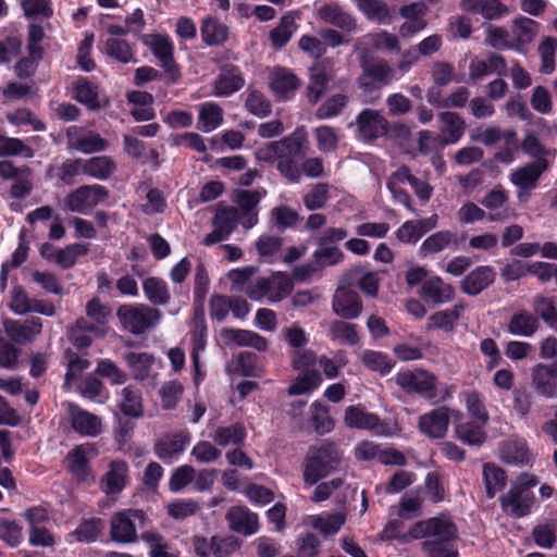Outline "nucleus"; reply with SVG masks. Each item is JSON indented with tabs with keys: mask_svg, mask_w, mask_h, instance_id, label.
<instances>
[{
	"mask_svg": "<svg viewBox=\"0 0 557 557\" xmlns=\"http://www.w3.org/2000/svg\"><path fill=\"white\" fill-rule=\"evenodd\" d=\"M244 86V78L235 72H222L214 83V95L227 97Z\"/></svg>",
	"mask_w": 557,
	"mask_h": 557,
	"instance_id": "57",
	"label": "nucleus"
},
{
	"mask_svg": "<svg viewBox=\"0 0 557 557\" xmlns=\"http://www.w3.org/2000/svg\"><path fill=\"white\" fill-rule=\"evenodd\" d=\"M226 519L233 531L243 535H252L259 530L257 513L250 511L246 506H234L228 509Z\"/></svg>",
	"mask_w": 557,
	"mask_h": 557,
	"instance_id": "22",
	"label": "nucleus"
},
{
	"mask_svg": "<svg viewBox=\"0 0 557 557\" xmlns=\"http://www.w3.org/2000/svg\"><path fill=\"white\" fill-rule=\"evenodd\" d=\"M332 72H311L308 85V98L310 102L315 103L322 94L330 90L333 86Z\"/></svg>",
	"mask_w": 557,
	"mask_h": 557,
	"instance_id": "56",
	"label": "nucleus"
},
{
	"mask_svg": "<svg viewBox=\"0 0 557 557\" xmlns=\"http://www.w3.org/2000/svg\"><path fill=\"white\" fill-rule=\"evenodd\" d=\"M311 423L319 434L330 433L334 429V421L330 416V410L326 405L320 401H313L310 406Z\"/></svg>",
	"mask_w": 557,
	"mask_h": 557,
	"instance_id": "53",
	"label": "nucleus"
},
{
	"mask_svg": "<svg viewBox=\"0 0 557 557\" xmlns=\"http://www.w3.org/2000/svg\"><path fill=\"white\" fill-rule=\"evenodd\" d=\"M125 361L136 380H145L149 375L154 359L148 352H128L125 355Z\"/></svg>",
	"mask_w": 557,
	"mask_h": 557,
	"instance_id": "48",
	"label": "nucleus"
},
{
	"mask_svg": "<svg viewBox=\"0 0 557 557\" xmlns=\"http://www.w3.org/2000/svg\"><path fill=\"white\" fill-rule=\"evenodd\" d=\"M438 117L441 121V136L447 146L458 143L466 129L463 119L457 113L449 111L442 112Z\"/></svg>",
	"mask_w": 557,
	"mask_h": 557,
	"instance_id": "31",
	"label": "nucleus"
},
{
	"mask_svg": "<svg viewBox=\"0 0 557 557\" xmlns=\"http://www.w3.org/2000/svg\"><path fill=\"white\" fill-rule=\"evenodd\" d=\"M346 521V516L343 512L313 515L308 518L309 524L323 533L324 535H332L337 533Z\"/></svg>",
	"mask_w": 557,
	"mask_h": 557,
	"instance_id": "37",
	"label": "nucleus"
},
{
	"mask_svg": "<svg viewBox=\"0 0 557 557\" xmlns=\"http://www.w3.org/2000/svg\"><path fill=\"white\" fill-rule=\"evenodd\" d=\"M246 429L239 423L227 426H219L211 435L213 442L219 446L240 445L246 438Z\"/></svg>",
	"mask_w": 557,
	"mask_h": 557,
	"instance_id": "42",
	"label": "nucleus"
},
{
	"mask_svg": "<svg viewBox=\"0 0 557 557\" xmlns=\"http://www.w3.org/2000/svg\"><path fill=\"white\" fill-rule=\"evenodd\" d=\"M341 456L332 443L310 447L304 461V481L312 486L327 476L339 465Z\"/></svg>",
	"mask_w": 557,
	"mask_h": 557,
	"instance_id": "3",
	"label": "nucleus"
},
{
	"mask_svg": "<svg viewBox=\"0 0 557 557\" xmlns=\"http://www.w3.org/2000/svg\"><path fill=\"white\" fill-rule=\"evenodd\" d=\"M547 168V161L531 162L511 173L510 181L518 188L519 200L528 199L530 191L536 187L540 176Z\"/></svg>",
	"mask_w": 557,
	"mask_h": 557,
	"instance_id": "12",
	"label": "nucleus"
},
{
	"mask_svg": "<svg viewBox=\"0 0 557 557\" xmlns=\"http://www.w3.org/2000/svg\"><path fill=\"white\" fill-rule=\"evenodd\" d=\"M540 26L539 22L527 16L513 18L510 27L513 49L521 51L530 45L539 35Z\"/></svg>",
	"mask_w": 557,
	"mask_h": 557,
	"instance_id": "23",
	"label": "nucleus"
},
{
	"mask_svg": "<svg viewBox=\"0 0 557 557\" xmlns=\"http://www.w3.org/2000/svg\"><path fill=\"white\" fill-rule=\"evenodd\" d=\"M88 252V246L85 244H72L59 249L57 252L55 263L63 269L73 267L79 256Z\"/></svg>",
	"mask_w": 557,
	"mask_h": 557,
	"instance_id": "62",
	"label": "nucleus"
},
{
	"mask_svg": "<svg viewBox=\"0 0 557 557\" xmlns=\"http://www.w3.org/2000/svg\"><path fill=\"white\" fill-rule=\"evenodd\" d=\"M221 336L226 344H235L242 347H252L258 351L268 348V341L256 332L240 329H223Z\"/></svg>",
	"mask_w": 557,
	"mask_h": 557,
	"instance_id": "28",
	"label": "nucleus"
},
{
	"mask_svg": "<svg viewBox=\"0 0 557 557\" xmlns=\"http://www.w3.org/2000/svg\"><path fill=\"white\" fill-rule=\"evenodd\" d=\"M86 318L77 320L78 329H89V334L103 336L108 330L111 309L102 305L99 299L94 298L86 305Z\"/></svg>",
	"mask_w": 557,
	"mask_h": 557,
	"instance_id": "15",
	"label": "nucleus"
},
{
	"mask_svg": "<svg viewBox=\"0 0 557 557\" xmlns=\"http://www.w3.org/2000/svg\"><path fill=\"white\" fill-rule=\"evenodd\" d=\"M539 318L524 309L516 311L508 320L506 330L516 337H533L540 329Z\"/></svg>",
	"mask_w": 557,
	"mask_h": 557,
	"instance_id": "24",
	"label": "nucleus"
},
{
	"mask_svg": "<svg viewBox=\"0 0 557 557\" xmlns=\"http://www.w3.org/2000/svg\"><path fill=\"white\" fill-rule=\"evenodd\" d=\"M147 299L154 305H165L170 300L166 283L157 277H148L143 283Z\"/></svg>",
	"mask_w": 557,
	"mask_h": 557,
	"instance_id": "54",
	"label": "nucleus"
},
{
	"mask_svg": "<svg viewBox=\"0 0 557 557\" xmlns=\"http://www.w3.org/2000/svg\"><path fill=\"white\" fill-rule=\"evenodd\" d=\"M317 146L320 151L334 152L339 143L337 131L329 125H321L314 129Z\"/></svg>",
	"mask_w": 557,
	"mask_h": 557,
	"instance_id": "61",
	"label": "nucleus"
},
{
	"mask_svg": "<svg viewBox=\"0 0 557 557\" xmlns=\"http://www.w3.org/2000/svg\"><path fill=\"white\" fill-rule=\"evenodd\" d=\"M202 41L208 46H219L228 38V27L212 17H206L200 27Z\"/></svg>",
	"mask_w": 557,
	"mask_h": 557,
	"instance_id": "36",
	"label": "nucleus"
},
{
	"mask_svg": "<svg viewBox=\"0 0 557 557\" xmlns=\"http://www.w3.org/2000/svg\"><path fill=\"white\" fill-rule=\"evenodd\" d=\"M102 528L103 521L100 518L86 519L73 532L67 534L66 542L70 544L74 542H94Z\"/></svg>",
	"mask_w": 557,
	"mask_h": 557,
	"instance_id": "41",
	"label": "nucleus"
},
{
	"mask_svg": "<svg viewBox=\"0 0 557 557\" xmlns=\"http://www.w3.org/2000/svg\"><path fill=\"white\" fill-rule=\"evenodd\" d=\"M455 290L451 285L445 283L440 276H431L423 282L420 296L433 305H443L454 298Z\"/></svg>",
	"mask_w": 557,
	"mask_h": 557,
	"instance_id": "25",
	"label": "nucleus"
},
{
	"mask_svg": "<svg viewBox=\"0 0 557 557\" xmlns=\"http://www.w3.org/2000/svg\"><path fill=\"white\" fill-rule=\"evenodd\" d=\"M506 480L505 471L495 463L487 462L483 466V481L488 498H494L505 487Z\"/></svg>",
	"mask_w": 557,
	"mask_h": 557,
	"instance_id": "44",
	"label": "nucleus"
},
{
	"mask_svg": "<svg viewBox=\"0 0 557 557\" xmlns=\"http://www.w3.org/2000/svg\"><path fill=\"white\" fill-rule=\"evenodd\" d=\"M88 447L85 445L76 446L67 455L69 469L77 481H85L89 476Z\"/></svg>",
	"mask_w": 557,
	"mask_h": 557,
	"instance_id": "40",
	"label": "nucleus"
},
{
	"mask_svg": "<svg viewBox=\"0 0 557 557\" xmlns=\"http://www.w3.org/2000/svg\"><path fill=\"white\" fill-rule=\"evenodd\" d=\"M293 288V280L287 273L274 272L250 283L246 294L253 301L274 304L287 298Z\"/></svg>",
	"mask_w": 557,
	"mask_h": 557,
	"instance_id": "4",
	"label": "nucleus"
},
{
	"mask_svg": "<svg viewBox=\"0 0 557 557\" xmlns=\"http://www.w3.org/2000/svg\"><path fill=\"white\" fill-rule=\"evenodd\" d=\"M334 312L345 319H356L362 311L360 297L356 290L341 286L333 297Z\"/></svg>",
	"mask_w": 557,
	"mask_h": 557,
	"instance_id": "18",
	"label": "nucleus"
},
{
	"mask_svg": "<svg viewBox=\"0 0 557 557\" xmlns=\"http://www.w3.org/2000/svg\"><path fill=\"white\" fill-rule=\"evenodd\" d=\"M539 483L531 473H521L511 483L509 490L500 497L503 510L513 518H522L531 513L535 504L532 488Z\"/></svg>",
	"mask_w": 557,
	"mask_h": 557,
	"instance_id": "2",
	"label": "nucleus"
},
{
	"mask_svg": "<svg viewBox=\"0 0 557 557\" xmlns=\"http://www.w3.org/2000/svg\"><path fill=\"white\" fill-rule=\"evenodd\" d=\"M494 280V269L490 265H480L465 276L460 287L465 294L475 296L488 287Z\"/></svg>",
	"mask_w": 557,
	"mask_h": 557,
	"instance_id": "27",
	"label": "nucleus"
},
{
	"mask_svg": "<svg viewBox=\"0 0 557 557\" xmlns=\"http://www.w3.org/2000/svg\"><path fill=\"white\" fill-rule=\"evenodd\" d=\"M500 459L509 465L523 466L530 461V453L527 442L522 438L504 441L499 446Z\"/></svg>",
	"mask_w": 557,
	"mask_h": 557,
	"instance_id": "29",
	"label": "nucleus"
},
{
	"mask_svg": "<svg viewBox=\"0 0 557 557\" xmlns=\"http://www.w3.org/2000/svg\"><path fill=\"white\" fill-rule=\"evenodd\" d=\"M395 381L407 394H416L426 400L437 397V377L422 369L399 371Z\"/></svg>",
	"mask_w": 557,
	"mask_h": 557,
	"instance_id": "6",
	"label": "nucleus"
},
{
	"mask_svg": "<svg viewBox=\"0 0 557 557\" xmlns=\"http://www.w3.org/2000/svg\"><path fill=\"white\" fill-rule=\"evenodd\" d=\"M0 157H22L30 159L34 157V150L22 139L8 137L0 134Z\"/></svg>",
	"mask_w": 557,
	"mask_h": 557,
	"instance_id": "49",
	"label": "nucleus"
},
{
	"mask_svg": "<svg viewBox=\"0 0 557 557\" xmlns=\"http://www.w3.org/2000/svg\"><path fill=\"white\" fill-rule=\"evenodd\" d=\"M140 40L159 61L161 66L165 70H171L174 66V45L168 35L146 34L141 35Z\"/></svg>",
	"mask_w": 557,
	"mask_h": 557,
	"instance_id": "17",
	"label": "nucleus"
},
{
	"mask_svg": "<svg viewBox=\"0 0 557 557\" xmlns=\"http://www.w3.org/2000/svg\"><path fill=\"white\" fill-rule=\"evenodd\" d=\"M140 540L148 545L150 557H178L177 550L157 530H147Z\"/></svg>",
	"mask_w": 557,
	"mask_h": 557,
	"instance_id": "33",
	"label": "nucleus"
},
{
	"mask_svg": "<svg viewBox=\"0 0 557 557\" xmlns=\"http://www.w3.org/2000/svg\"><path fill=\"white\" fill-rule=\"evenodd\" d=\"M8 122L14 126H30L35 132H42L46 129L45 124L38 120L35 114L28 109H17L5 114Z\"/></svg>",
	"mask_w": 557,
	"mask_h": 557,
	"instance_id": "60",
	"label": "nucleus"
},
{
	"mask_svg": "<svg viewBox=\"0 0 557 557\" xmlns=\"http://www.w3.org/2000/svg\"><path fill=\"white\" fill-rule=\"evenodd\" d=\"M463 308L465 306L462 304H459L451 308L433 313L429 318L431 322L430 329H440L444 330L445 332L453 331L456 322L460 318Z\"/></svg>",
	"mask_w": 557,
	"mask_h": 557,
	"instance_id": "46",
	"label": "nucleus"
},
{
	"mask_svg": "<svg viewBox=\"0 0 557 557\" xmlns=\"http://www.w3.org/2000/svg\"><path fill=\"white\" fill-rule=\"evenodd\" d=\"M455 239L450 231H440L426 237L419 248V255L425 257L430 253H437L447 248Z\"/></svg>",
	"mask_w": 557,
	"mask_h": 557,
	"instance_id": "47",
	"label": "nucleus"
},
{
	"mask_svg": "<svg viewBox=\"0 0 557 557\" xmlns=\"http://www.w3.org/2000/svg\"><path fill=\"white\" fill-rule=\"evenodd\" d=\"M484 424L478 422H466L456 426L457 437L468 445H482L485 441Z\"/></svg>",
	"mask_w": 557,
	"mask_h": 557,
	"instance_id": "58",
	"label": "nucleus"
},
{
	"mask_svg": "<svg viewBox=\"0 0 557 557\" xmlns=\"http://www.w3.org/2000/svg\"><path fill=\"white\" fill-rule=\"evenodd\" d=\"M66 406L71 425L76 433L85 437H96L101 433L102 421L98 416L73 403H67Z\"/></svg>",
	"mask_w": 557,
	"mask_h": 557,
	"instance_id": "16",
	"label": "nucleus"
},
{
	"mask_svg": "<svg viewBox=\"0 0 557 557\" xmlns=\"http://www.w3.org/2000/svg\"><path fill=\"white\" fill-rule=\"evenodd\" d=\"M359 137L364 141L375 140L387 134L388 122L376 110L364 109L356 117Z\"/></svg>",
	"mask_w": 557,
	"mask_h": 557,
	"instance_id": "13",
	"label": "nucleus"
},
{
	"mask_svg": "<svg viewBox=\"0 0 557 557\" xmlns=\"http://www.w3.org/2000/svg\"><path fill=\"white\" fill-rule=\"evenodd\" d=\"M189 440L188 433L183 431L166 434L156 443L154 453L161 460L171 463L185 450Z\"/></svg>",
	"mask_w": 557,
	"mask_h": 557,
	"instance_id": "19",
	"label": "nucleus"
},
{
	"mask_svg": "<svg viewBox=\"0 0 557 557\" xmlns=\"http://www.w3.org/2000/svg\"><path fill=\"white\" fill-rule=\"evenodd\" d=\"M106 187L84 185L69 193L63 200V209L79 214H88L95 207L106 200Z\"/></svg>",
	"mask_w": 557,
	"mask_h": 557,
	"instance_id": "7",
	"label": "nucleus"
},
{
	"mask_svg": "<svg viewBox=\"0 0 557 557\" xmlns=\"http://www.w3.org/2000/svg\"><path fill=\"white\" fill-rule=\"evenodd\" d=\"M74 98L90 109L99 107L97 87L87 79L79 77L73 84Z\"/></svg>",
	"mask_w": 557,
	"mask_h": 557,
	"instance_id": "55",
	"label": "nucleus"
},
{
	"mask_svg": "<svg viewBox=\"0 0 557 557\" xmlns=\"http://www.w3.org/2000/svg\"><path fill=\"white\" fill-rule=\"evenodd\" d=\"M313 259L320 268L332 267L343 261L344 253L336 245L318 243V247L313 252Z\"/></svg>",
	"mask_w": 557,
	"mask_h": 557,
	"instance_id": "59",
	"label": "nucleus"
},
{
	"mask_svg": "<svg viewBox=\"0 0 557 557\" xmlns=\"http://www.w3.org/2000/svg\"><path fill=\"white\" fill-rule=\"evenodd\" d=\"M322 382L319 371H300L295 381L288 387L289 395H304L311 393L320 386Z\"/></svg>",
	"mask_w": 557,
	"mask_h": 557,
	"instance_id": "45",
	"label": "nucleus"
},
{
	"mask_svg": "<svg viewBox=\"0 0 557 557\" xmlns=\"http://www.w3.org/2000/svg\"><path fill=\"white\" fill-rule=\"evenodd\" d=\"M42 323L39 318H30L24 321L9 320L4 322L7 335L16 343L33 341L41 332Z\"/></svg>",
	"mask_w": 557,
	"mask_h": 557,
	"instance_id": "26",
	"label": "nucleus"
},
{
	"mask_svg": "<svg viewBox=\"0 0 557 557\" xmlns=\"http://www.w3.org/2000/svg\"><path fill=\"white\" fill-rule=\"evenodd\" d=\"M191 362H197V357L207 346V325L205 321L203 310L201 308L195 309L194 318L191 321Z\"/></svg>",
	"mask_w": 557,
	"mask_h": 557,
	"instance_id": "32",
	"label": "nucleus"
},
{
	"mask_svg": "<svg viewBox=\"0 0 557 557\" xmlns=\"http://www.w3.org/2000/svg\"><path fill=\"white\" fill-rule=\"evenodd\" d=\"M297 17L298 14L294 11L287 12L281 17L277 26L274 27L269 34V39L272 47L275 49H281L287 45L298 28V25L296 24Z\"/></svg>",
	"mask_w": 557,
	"mask_h": 557,
	"instance_id": "30",
	"label": "nucleus"
},
{
	"mask_svg": "<svg viewBox=\"0 0 557 557\" xmlns=\"http://www.w3.org/2000/svg\"><path fill=\"white\" fill-rule=\"evenodd\" d=\"M329 337L341 344L354 346L358 343L359 336L356 325L345 321H333L329 327Z\"/></svg>",
	"mask_w": 557,
	"mask_h": 557,
	"instance_id": "50",
	"label": "nucleus"
},
{
	"mask_svg": "<svg viewBox=\"0 0 557 557\" xmlns=\"http://www.w3.org/2000/svg\"><path fill=\"white\" fill-rule=\"evenodd\" d=\"M300 86L299 79L293 72H273L270 87L278 99H289Z\"/></svg>",
	"mask_w": 557,
	"mask_h": 557,
	"instance_id": "35",
	"label": "nucleus"
},
{
	"mask_svg": "<svg viewBox=\"0 0 557 557\" xmlns=\"http://www.w3.org/2000/svg\"><path fill=\"white\" fill-rule=\"evenodd\" d=\"M357 9L372 22L385 24L389 20L391 10L382 0H355Z\"/></svg>",
	"mask_w": 557,
	"mask_h": 557,
	"instance_id": "43",
	"label": "nucleus"
},
{
	"mask_svg": "<svg viewBox=\"0 0 557 557\" xmlns=\"http://www.w3.org/2000/svg\"><path fill=\"white\" fill-rule=\"evenodd\" d=\"M146 516L140 509H124L114 513L110 521L111 539L116 543L129 544L137 541L136 522L144 523Z\"/></svg>",
	"mask_w": 557,
	"mask_h": 557,
	"instance_id": "8",
	"label": "nucleus"
},
{
	"mask_svg": "<svg viewBox=\"0 0 557 557\" xmlns=\"http://www.w3.org/2000/svg\"><path fill=\"white\" fill-rule=\"evenodd\" d=\"M361 360L369 370L382 375L389 373L395 364L386 354L369 349L361 354Z\"/></svg>",
	"mask_w": 557,
	"mask_h": 557,
	"instance_id": "51",
	"label": "nucleus"
},
{
	"mask_svg": "<svg viewBox=\"0 0 557 557\" xmlns=\"http://www.w3.org/2000/svg\"><path fill=\"white\" fill-rule=\"evenodd\" d=\"M119 408L129 417L138 418L143 414L141 393L133 386H125L119 396Z\"/></svg>",
	"mask_w": 557,
	"mask_h": 557,
	"instance_id": "39",
	"label": "nucleus"
},
{
	"mask_svg": "<svg viewBox=\"0 0 557 557\" xmlns=\"http://www.w3.org/2000/svg\"><path fill=\"white\" fill-rule=\"evenodd\" d=\"M128 481V466L124 460L110 462L107 472L100 480V487L107 495L121 493Z\"/></svg>",
	"mask_w": 557,
	"mask_h": 557,
	"instance_id": "20",
	"label": "nucleus"
},
{
	"mask_svg": "<svg viewBox=\"0 0 557 557\" xmlns=\"http://www.w3.org/2000/svg\"><path fill=\"white\" fill-rule=\"evenodd\" d=\"M69 150L82 153H94L103 151L108 147V141L99 134L79 126H70L66 131Z\"/></svg>",
	"mask_w": 557,
	"mask_h": 557,
	"instance_id": "11",
	"label": "nucleus"
},
{
	"mask_svg": "<svg viewBox=\"0 0 557 557\" xmlns=\"http://www.w3.org/2000/svg\"><path fill=\"white\" fill-rule=\"evenodd\" d=\"M456 413L455 410L446 406H440L419 417L418 429L429 438H444L447 434L450 420Z\"/></svg>",
	"mask_w": 557,
	"mask_h": 557,
	"instance_id": "10",
	"label": "nucleus"
},
{
	"mask_svg": "<svg viewBox=\"0 0 557 557\" xmlns=\"http://www.w3.org/2000/svg\"><path fill=\"white\" fill-rule=\"evenodd\" d=\"M317 17L345 33H354L358 28L357 20L337 2H324L315 8Z\"/></svg>",
	"mask_w": 557,
	"mask_h": 557,
	"instance_id": "14",
	"label": "nucleus"
},
{
	"mask_svg": "<svg viewBox=\"0 0 557 557\" xmlns=\"http://www.w3.org/2000/svg\"><path fill=\"white\" fill-rule=\"evenodd\" d=\"M344 422L348 428L371 431L376 436H393L395 428L383 422L377 414L364 410L361 406H348Z\"/></svg>",
	"mask_w": 557,
	"mask_h": 557,
	"instance_id": "9",
	"label": "nucleus"
},
{
	"mask_svg": "<svg viewBox=\"0 0 557 557\" xmlns=\"http://www.w3.org/2000/svg\"><path fill=\"white\" fill-rule=\"evenodd\" d=\"M104 50L108 57L122 64L135 62L134 51L129 44L124 39L108 38L104 45Z\"/></svg>",
	"mask_w": 557,
	"mask_h": 557,
	"instance_id": "52",
	"label": "nucleus"
},
{
	"mask_svg": "<svg viewBox=\"0 0 557 557\" xmlns=\"http://www.w3.org/2000/svg\"><path fill=\"white\" fill-rule=\"evenodd\" d=\"M116 314L124 329L136 335L156 326L161 319V312L147 305H123Z\"/></svg>",
	"mask_w": 557,
	"mask_h": 557,
	"instance_id": "5",
	"label": "nucleus"
},
{
	"mask_svg": "<svg viewBox=\"0 0 557 557\" xmlns=\"http://www.w3.org/2000/svg\"><path fill=\"white\" fill-rule=\"evenodd\" d=\"M413 539H425L423 552L430 557H457V528L447 516L417 522L409 531Z\"/></svg>",
	"mask_w": 557,
	"mask_h": 557,
	"instance_id": "1",
	"label": "nucleus"
},
{
	"mask_svg": "<svg viewBox=\"0 0 557 557\" xmlns=\"http://www.w3.org/2000/svg\"><path fill=\"white\" fill-rule=\"evenodd\" d=\"M532 386L534 391L545 397H557V379L554 364L537 363L532 368Z\"/></svg>",
	"mask_w": 557,
	"mask_h": 557,
	"instance_id": "21",
	"label": "nucleus"
},
{
	"mask_svg": "<svg viewBox=\"0 0 557 557\" xmlns=\"http://www.w3.org/2000/svg\"><path fill=\"white\" fill-rule=\"evenodd\" d=\"M223 122V110L215 102H205L199 107L198 128L209 133L216 129Z\"/></svg>",
	"mask_w": 557,
	"mask_h": 557,
	"instance_id": "38",
	"label": "nucleus"
},
{
	"mask_svg": "<svg viewBox=\"0 0 557 557\" xmlns=\"http://www.w3.org/2000/svg\"><path fill=\"white\" fill-rule=\"evenodd\" d=\"M116 170L115 162L107 156L84 159V174L99 181L109 178Z\"/></svg>",
	"mask_w": 557,
	"mask_h": 557,
	"instance_id": "34",
	"label": "nucleus"
},
{
	"mask_svg": "<svg viewBox=\"0 0 557 557\" xmlns=\"http://www.w3.org/2000/svg\"><path fill=\"white\" fill-rule=\"evenodd\" d=\"M329 200V185L325 183L315 184L307 194L304 196L305 207L314 211L325 206Z\"/></svg>",
	"mask_w": 557,
	"mask_h": 557,
	"instance_id": "64",
	"label": "nucleus"
},
{
	"mask_svg": "<svg viewBox=\"0 0 557 557\" xmlns=\"http://www.w3.org/2000/svg\"><path fill=\"white\" fill-rule=\"evenodd\" d=\"M557 51V38L545 36L537 46V54L541 59L542 70H555V54Z\"/></svg>",
	"mask_w": 557,
	"mask_h": 557,
	"instance_id": "63",
	"label": "nucleus"
}]
</instances>
